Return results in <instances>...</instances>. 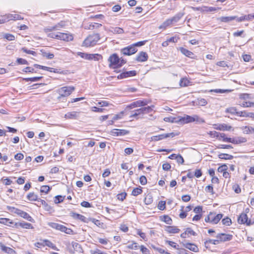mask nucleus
Returning <instances> with one entry per match:
<instances>
[{"label": "nucleus", "instance_id": "3c124183", "mask_svg": "<svg viewBox=\"0 0 254 254\" xmlns=\"http://www.w3.org/2000/svg\"><path fill=\"white\" fill-rule=\"evenodd\" d=\"M163 221H164L166 224L171 225L172 222L171 218L168 215H164L163 216Z\"/></svg>", "mask_w": 254, "mask_h": 254}, {"label": "nucleus", "instance_id": "bb28decb", "mask_svg": "<svg viewBox=\"0 0 254 254\" xmlns=\"http://www.w3.org/2000/svg\"><path fill=\"white\" fill-rule=\"evenodd\" d=\"M0 223L11 226L14 223L9 219L5 218H0Z\"/></svg>", "mask_w": 254, "mask_h": 254}, {"label": "nucleus", "instance_id": "7ed1b4c3", "mask_svg": "<svg viewBox=\"0 0 254 254\" xmlns=\"http://www.w3.org/2000/svg\"><path fill=\"white\" fill-rule=\"evenodd\" d=\"M7 209L12 213L17 214L19 216L27 220L28 221L33 222L34 219L27 212L23 211L20 209L15 208L12 206H7Z\"/></svg>", "mask_w": 254, "mask_h": 254}, {"label": "nucleus", "instance_id": "de8ad7c7", "mask_svg": "<svg viewBox=\"0 0 254 254\" xmlns=\"http://www.w3.org/2000/svg\"><path fill=\"white\" fill-rule=\"evenodd\" d=\"M226 112L230 113L232 115H237V113H238V112L237 111V109L235 107H230L227 108L226 109Z\"/></svg>", "mask_w": 254, "mask_h": 254}, {"label": "nucleus", "instance_id": "49530a36", "mask_svg": "<svg viewBox=\"0 0 254 254\" xmlns=\"http://www.w3.org/2000/svg\"><path fill=\"white\" fill-rule=\"evenodd\" d=\"M3 38L8 41H14L15 37L13 35L9 33H5L3 35Z\"/></svg>", "mask_w": 254, "mask_h": 254}, {"label": "nucleus", "instance_id": "c85d7f7f", "mask_svg": "<svg viewBox=\"0 0 254 254\" xmlns=\"http://www.w3.org/2000/svg\"><path fill=\"white\" fill-rule=\"evenodd\" d=\"M144 202L145 204L149 205L153 202V198L150 194H147L144 198Z\"/></svg>", "mask_w": 254, "mask_h": 254}, {"label": "nucleus", "instance_id": "5fc2aeb1", "mask_svg": "<svg viewBox=\"0 0 254 254\" xmlns=\"http://www.w3.org/2000/svg\"><path fill=\"white\" fill-rule=\"evenodd\" d=\"M166 202L164 201H160L159 202L158 208L161 210H163L165 208Z\"/></svg>", "mask_w": 254, "mask_h": 254}, {"label": "nucleus", "instance_id": "0e129e2a", "mask_svg": "<svg viewBox=\"0 0 254 254\" xmlns=\"http://www.w3.org/2000/svg\"><path fill=\"white\" fill-rule=\"evenodd\" d=\"M166 243H168L172 247L177 250H179V246L176 245V244L175 242L171 241H167Z\"/></svg>", "mask_w": 254, "mask_h": 254}, {"label": "nucleus", "instance_id": "72a5a7b5", "mask_svg": "<svg viewBox=\"0 0 254 254\" xmlns=\"http://www.w3.org/2000/svg\"><path fill=\"white\" fill-rule=\"evenodd\" d=\"M253 128L254 127H253L248 126L243 127H241L243 133L246 134H249L252 133Z\"/></svg>", "mask_w": 254, "mask_h": 254}, {"label": "nucleus", "instance_id": "20e7f679", "mask_svg": "<svg viewBox=\"0 0 254 254\" xmlns=\"http://www.w3.org/2000/svg\"><path fill=\"white\" fill-rule=\"evenodd\" d=\"M223 217L222 214H216L215 212H210L205 218V221L212 224H217Z\"/></svg>", "mask_w": 254, "mask_h": 254}, {"label": "nucleus", "instance_id": "1a4fd4ad", "mask_svg": "<svg viewBox=\"0 0 254 254\" xmlns=\"http://www.w3.org/2000/svg\"><path fill=\"white\" fill-rule=\"evenodd\" d=\"M180 18V17H173L172 18L168 19L159 27V29H165L167 27L173 23L178 22Z\"/></svg>", "mask_w": 254, "mask_h": 254}, {"label": "nucleus", "instance_id": "37998d69", "mask_svg": "<svg viewBox=\"0 0 254 254\" xmlns=\"http://www.w3.org/2000/svg\"><path fill=\"white\" fill-rule=\"evenodd\" d=\"M110 31L114 34H122L124 33V30L120 27L112 28Z\"/></svg>", "mask_w": 254, "mask_h": 254}, {"label": "nucleus", "instance_id": "423d86ee", "mask_svg": "<svg viewBox=\"0 0 254 254\" xmlns=\"http://www.w3.org/2000/svg\"><path fill=\"white\" fill-rule=\"evenodd\" d=\"M108 61L110 63L109 66L110 67L114 68L119 67L120 59L116 54L110 56L108 59Z\"/></svg>", "mask_w": 254, "mask_h": 254}, {"label": "nucleus", "instance_id": "13d9d810", "mask_svg": "<svg viewBox=\"0 0 254 254\" xmlns=\"http://www.w3.org/2000/svg\"><path fill=\"white\" fill-rule=\"evenodd\" d=\"M240 98L243 100H247L248 99H252L251 95L247 93L241 94L240 95Z\"/></svg>", "mask_w": 254, "mask_h": 254}, {"label": "nucleus", "instance_id": "864d4df0", "mask_svg": "<svg viewBox=\"0 0 254 254\" xmlns=\"http://www.w3.org/2000/svg\"><path fill=\"white\" fill-rule=\"evenodd\" d=\"M126 196H127V193L124 192H122L120 194H118L117 195V197L119 200L123 201L126 198Z\"/></svg>", "mask_w": 254, "mask_h": 254}, {"label": "nucleus", "instance_id": "9b49d317", "mask_svg": "<svg viewBox=\"0 0 254 254\" xmlns=\"http://www.w3.org/2000/svg\"><path fill=\"white\" fill-rule=\"evenodd\" d=\"M181 244H182V245L186 249H188L194 253H197L199 251L198 247L194 244L187 243L185 240L181 242Z\"/></svg>", "mask_w": 254, "mask_h": 254}, {"label": "nucleus", "instance_id": "b1692460", "mask_svg": "<svg viewBox=\"0 0 254 254\" xmlns=\"http://www.w3.org/2000/svg\"><path fill=\"white\" fill-rule=\"evenodd\" d=\"M135 102H136L137 107H144V106L147 105L150 102V101L149 100H147V99H144L142 100H139Z\"/></svg>", "mask_w": 254, "mask_h": 254}, {"label": "nucleus", "instance_id": "412c9836", "mask_svg": "<svg viewBox=\"0 0 254 254\" xmlns=\"http://www.w3.org/2000/svg\"><path fill=\"white\" fill-rule=\"evenodd\" d=\"M140 115H143L141 108L132 111L130 115V118H136L137 119L140 118L138 116Z\"/></svg>", "mask_w": 254, "mask_h": 254}, {"label": "nucleus", "instance_id": "dca6fc26", "mask_svg": "<svg viewBox=\"0 0 254 254\" xmlns=\"http://www.w3.org/2000/svg\"><path fill=\"white\" fill-rule=\"evenodd\" d=\"M179 49L181 53L185 55L186 57H188L191 59L194 58V55L191 51H189L187 49H185L183 47H180Z\"/></svg>", "mask_w": 254, "mask_h": 254}, {"label": "nucleus", "instance_id": "5701e85b", "mask_svg": "<svg viewBox=\"0 0 254 254\" xmlns=\"http://www.w3.org/2000/svg\"><path fill=\"white\" fill-rule=\"evenodd\" d=\"M70 216L72 217L74 219H79L81 220L82 221H84V220L85 219V217L83 215L73 212H71L70 213Z\"/></svg>", "mask_w": 254, "mask_h": 254}, {"label": "nucleus", "instance_id": "f03ea898", "mask_svg": "<svg viewBox=\"0 0 254 254\" xmlns=\"http://www.w3.org/2000/svg\"><path fill=\"white\" fill-rule=\"evenodd\" d=\"M179 121L183 124H188L194 122L201 124L205 122L203 119L200 118L197 115H194L192 116L185 115L184 117L181 118Z\"/></svg>", "mask_w": 254, "mask_h": 254}, {"label": "nucleus", "instance_id": "338daca9", "mask_svg": "<svg viewBox=\"0 0 254 254\" xmlns=\"http://www.w3.org/2000/svg\"><path fill=\"white\" fill-rule=\"evenodd\" d=\"M139 182L142 185H144L147 183V179L144 176H142L140 177Z\"/></svg>", "mask_w": 254, "mask_h": 254}, {"label": "nucleus", "instance_id": "c9c22d12", "mask_svg": "<svg viewBox=\"0 0 254 254\" xmlns=\"http://www.w3.org/2000/svg\"><path fill=\"white\" fill-rule=\"evenodd\" d=\"M154 107V106L152 105L151 106H147V107H142V110L143 114H146L150 113L152 110L153 108Z\"/></svg>", "mask_w": 254, "mask_h": 254}, {"label": "nucleus", "instance_id": "0eeeda50", "mask_svg": "<svg viewBox=\"0 0 254 254\" xmlns=\"http://www.w3.org/2000/svg\"><path fill=\"white\" fill-rule=\"evenodd\" d=\"M238 221L240 224H246L250 226L254 224V219H248L247 215L245 213H242L238 217Z\"/></svg>", "mask_w": 254, "mask_h": 254}, {"label": "nucleus", "instance_id": "052dcab7", "mask_svg": "<svg viewBox=\"0 0 254 254\" xmlns=\"http://www.w3.org/2000/svg\"><path fill=\"white\" fill-rule=\"evenodd\" d=\"M43 56L48 59H52L54 57V55L53 54H51L47 52H43Z\"/></svg>", "mask_w": 254, "mask_h": 254}, {"label": "nucleus", "instance_id": "603ef678", "mask_svg": "<svg viewBox=\"0 0 254 254\" xmlns=\"http://www.w3.org/2000/svg\"><path fill=\"white\" fill-rule=\"evenodd\" d=\"M228 169V167L226 165L223 164L221 166L219 167L217 170L219 172L223 173L225 172Z\"/></svg>", "mask_w": 254, "mask_h": 254}, {"label": "nucleus", "instance_id": "e433bc0d", "mask_svg": "<svg viewBox=\"0 0 254 254\" xmlns=\"http://www.w3.org/2000/svg\"><path fill=\"white\" fill-rule=\"evenodd\" d=\"M190 81L186 78H183L180 80V85L181 87H185L189 85Z\"/></svg>", "mask_w": 254, "mask_h": 254}, {"label": "nucleus", "instance_id": "bf43d9fd", "mask_svg": "<svg viewBox=\"0 0 254 254\" xmlns=\"http://www.w3.org/2000/svg\"><path fill=\"white\" fill-rule=\"evenodd\" d=\"M60 30V29L56 28V27H55V25L54 26H51V27H49L48 28H45L44 31L46 33H48L49 32H51V31H52L54 30Z\"/></svg>", "mask_w": 254, "mask_h": 254}, {"label": "nucleus", "instance_id": "680f3d73", "mask_svg": "<svg viewBox=\"0 0 254 254\" xmlns=\"http://www.w3.org/2000/svg\"><path fill=\"white\" fill-rule=\"evenodd\" d=\"M66 22L64 21H61L57 24L55 25V27L57 28H59L60 29L64 27L66 25Z\"/></svg>", "mask_w": 254, "mask_h": 254}, {"label": "nucleus", "instance_id": "4c0bfd02", "mask_svg": "<svg viewBox=\"0 0 254 254\" xmlns=\"http://www.w3.org/2000/svg\"><path fill=\"white\" fill-rule=\"evenodd\" d=\"M101 26V24H99L98 23H92L91 24H89L88 26L87 25V26H85V28L88 29H93L94 28H97Z\"/></svg>", "mask_w": 254, "mask_h": 254}, {"label": "nucleus", "instance_id": "aec40b11", "mask_svg": "<svg viewBox=\"0 0 254 254\" xmlns=\"http://www.w3.org/2000/svg\"><path fill=\"white\" fill-rule=\"evenodd\" d=\"M217 127H215V129L219 130L226 131V130H230L232 127L230 126H228L225 124H219L218 125H215Z\"/></svg>", "mask_w": 254, "mask_h": 254}, {"label": "nucleus", "instance_id": "6e6d98bb", "mask_svg": "<svg viewBox=\"0 0 254 254\" xmlns=\"http://www.w3.org/2000/svg\"><path fill=\"white\" fill-rule=\"evenodd\" d=\"M50 190V188L48 186H43L41 188L40 191L47 193Z\"/></svg>", "mask_w": 254, "mask_h": 254}, {"label": "nucleus", "instance_id": "f8f14e48", "mask_svg": "<svg viewBox=\"0 0 254 254\" xmlns=\"http://www.w3.org/2000/svg\"><path fill=\"white\" fill-rule=\"evenodd\" d=\"M217 239H218L219 243L222 242L229 241L232 239L233 236L230 234L225 233H219L216 236Z\"/></svg>", "mask_w": 254, "mask_h": 254}, {"label": "nucleus", "instance_id": "f704fd0d", "mask_svg": "<svg viewBox=\"0 0 254 254\" xmlns=\"http://www.w3.org/2000/svg\"><path fill=\"white\" fill-rule=\"evenodd\" d=\"M176 135V134L174 132H170L165 134H159L160 139L162 140L164 138H166L168 137H173Z\"/></svg>", "mask_w": 254, "mask_h": 254}, {"label": "nucleus", "instance_id": "9d476101", "mask_svg": "<svg viewBox=\"0 0 254 254\" xmlns=\"http://www.w3.org/2000/svg\"><path fill=\"white\" fill-rule=\"evenodd\" d=\"M137 52V49L135 47L131 45L127 47L124 48L121 50L122 53L126 56H130L134 54Z\"/></svg>", "mask_w": 254, "mask_h": 254}, {"label": "nucleus", "instance_id": "ea45409f", "mask_svg": "<svg viewBox=\"0 0 254 254\" xmlns=\"http://www.w3.org/2000/svg\"><path fill=\"white\" fill-rule=\"evenodd\" d=\"M219 243H220L218 241V239H217L216 240L209 239V240H206V241L204 242L206 248L208 247L207 246V245L208 244H211L213 245H217Z\"/></svg>", "mask_w": 254, "mask_h": 254}, {"label": "nucleus", "instance_id": "e2e57ef3", "mask_svg": "<svg viewBox=\"0 0 254 254\" xmlns=\"http://www.w3.org/2000/svg\"><path fill=\"white\" fill-rule=\"evenodd\" d=\"M176 160L179 164H183L184 162L183 157L180 154L177 155Z\"/></svg>", "mask_w": 254, "mask_h": 254}, {"label": "nucleus", "instance_id": "6e6552de", "mask_svg": "<svg viewBox=\"0 0 254 254\" xmlns=\"http://www.w3.org/2000/svg\"><path fill=\"white\" fill-rule=\"evenodd\" d=\"M78 55L80 56L81 58L86 59V60H94V61H98L99 60V58H100L101 55L96 54H86L83 53L79 52Z\"/></svg>", "mask_w": 254, "mask_h": 254}, {"label": "nucleus", "instance_id": "2eb2a0df", "mask_svg": "<svg viewBox=\"0 0 254 254\" xmlns=\"http://www.w3.org/2000/svg\"><path fill=\"white\" fill-rule=\"evenodd\" d=\"M148 59V55L146 52H140L137 56L135 60L139 62L146 61Z\"/></svg>", "mask_w": 254, "mask_h": 254}, {"label": "nucleus", "instance_id": "6ab92c4d", "mask_svg": "<svg viewBox=\"0 0 254 254\" xmlns=\"http://www.w3.org/2000/svg\"><path fill=\"white\" fill-rule=\"evenodd\" d=\"M112 132L113 135L121 136L127 134L128 133V131L125 129H115Z\"/></svg>", "mask_w": 254, "mask_h": 254}, {"label": "nucleus", "instance_id": "393cba45", "mask_svg": "<svg viewBox=\"0 0 254 254\" xmlns=\"http://www.w3.org/2000/svg\"><path fill=\"white\" fill-rule=\"evenodd\" d=\"M247 141L246 139L243 137H238L236 138H233L232 143L234 144H240L241 143L246 142Z\"/></svg>", "mask_w": 254, "mask_h": 254}, {"label": "nucleus", "instance_id": "c03bdc74", "mask_svg": "<svg viewBox=\"0 0 254 254\" xmlns=\"http://www.w3.org/2000/svg\"><path fill=\"white\" fill-rule=\"evenodd\" d=\"M142 192V190L141 188H134L131 192V195L133 196H137Z\"/></svg>", "mask_w": 254, "mask_h": 254}, {"label": "nucleus", "instance_id": "7c9ffc66", "mask_svg": "<svg viewBox=\"0 0 254 254\" xmlns=\"http://www.w3.org/2000/svg\"><path fill=\"white\" fill-rule=\"evenodd\" d=\"M59 230L67 234H71L73 232V231L71 229L68 228L63 225H61L60 229Z\"/></svg>", "mask_w": 254, "mask_h": 254}, {"label": "nucleus", "instance_id": "79ce46f5", "mask_svg": "<svg viewBox=\"0 0 254 254\" xmlns=\"http://www.w3.org/2000/svg\"><path fill=\"white\" fill-rule=\"evenodd\" d=\"M242 107H251L254 106V102H243L242 103L239 104Z\"/></svg>", "mask_w": 254, "mask_h": 254}, {"label": "nucleus", "instance_id": "69168bd1", "mask_svg": "<svg viewBox=\"0 0 254 254\" xmlns=\"http://www.w3.org/2000/svg\"><path fill=\"white\" fill-rule=\"evenodd\" d=\"M97 104L101 107H107L110 105V104L107 101H102L99 102Z\"/></svg>", "mask_w": 254, "mask_h": 254}, {"label": "nucleus", "instance_id": "4be33fe9", "mask_svg": "<svg viewBox=\"0 0 254 254\" xmlns=\"http://www.w3.org/2000/svg\"><path fill=\"white\" fill-rule=\"evenodd\" d=\"M166 231L169 233L176 234L178 233L180 230L176 226H167Z\"/></svg>", "mask_w": 254, "mask_h": 254}, {"label": "nucleus", "instance_id": "4468645a", "mask_svg": "<svg viewBox=\"0 0 254 254\" xmlns=\"http://www.w3.org/2000/svg\"><path fill=\"white\" fill-rule=\"evenodd\" d=\"M59 39L68 42L72 41L73 37L72 35L69 33L59 32Z\"/></svg>", "mask_w": 254, "mask_h": 254}, {"label": "nucleus", "instance_id": "8fccbe9b", "mask_svg": "<svg viewBox=\"0 0 254 254\" xmlns=\"http://www.w3.org/2000/svg\"><path fill=\"white\" fill-rule=\"evenodd\" d=\"M222 222L223 225L226 226H230L232 223L231 219L228 217L223 219Z\"/></svg>", "mask_w": 254, "mask_h": 254}, {"label": "nucleus", "instance_id": "09e8293b", "mask_svg": "<svg viewBox=\"0 0 254 254\" xmlns=\"http://www.w3.org/2000/svg\"><path fill=\"white\" fill-rule=\"evenodd\" d=\"M42 76H38V77H33L30 78H24V80L26 81H31L32 82H35L40 80L42 78Z\"/></svg>", "mask_w": 254, "mask_h": 254}, {"label": "nucleus", "instance_id": "c756f323", "mask_svg": "<svg viewBox=\"0 0 254 254\" xmlns=\"http://www.w3.org/2000/svg\"><path fill=\"white\" fill-rule=\"evenodd\" d=\"M27 199L30 201H36L39 200L38 196L34 192H30L27 196Z\"/></svg>", "mask_w": 254, "mask_h": 254}, {"label": "nucleus", "instance_id": "a18cd8bd", "mask_svg": "<svg viewBox=\"0 0 254 254\" xmlns=\"http://www.w3.org/2000/svg\"><path fill=\"white\" fill-rule=\"evenodd\" d=\"M48 225L53 229L59 230L62 225L57 223L49 222L48 223Z\"/></svg>", "mask_w": 254, "mask_h": 254}, {"label": "nucleus", "instance_id": "ddd939ff", "mask_svg": "<svg viewBox=\"0 0 254 254\" xmlns=\"http://www.w3.org/2000/svg\"><path fill=\"white\" fill-rule=\"evenodd\" d=\"M136 74V72L135 70L124 71L121 73L120 74H119L117 77L118 79H123L128 77L135 76Z\"/></svg>", "mask_w": 254, "mask_h": 254}, {"label": "nucleus", "instance_id": "a19ab883", "mask_svg": "<svg viewBox=\"0 0 254 254\" xmlns=\"http://www.w3.org/2000/svg\"><path fill=\"white\" fill-rule=\"evenodd\" d=\"M236 17H220L218 18V20L221 22H226L235 19Z\"/></svg>", "mask_w": 254, "mask_h": 254}, {"label": "nucleus", "instance_id": "473e14b6", "mask_svg": "<svg viewBox=\"0 0 254 254\" xmlns=\"http://www.w3.org/2000/svg\"><path fill=\"white\" fill-rule=\"evenodd\" d=\"M1 249L2 251L5 252L6 253L12 254L14 252L13 250L9 247H7L3 245H0Z\"/></svg>", "mask_w": 254, "mask_h": 254}, {"label": "nucleus", "instance_id": "4d7b16f0", "mask_svg": "<svg viewBox=\"0 0 254 254\" xmlns=\"http://www.w3.org/2000/svg\"><path fill=\"white\" fill-rule=\"evenodd\" d=\"M237 116H240V117H248L249 113L245 111H240V112H238V113H237Z\"/></svg>", "mask_w": 254, "mask_h": 254}, {"label": "nucleus", "instance_id": "774afa93", "mask_svg": "<svg viewBox=\"0 0 254 254\" xmlns=\"http://www.w3.org/2000/svg\"><path fill=\"white\" fill-rule=\"evenodd\" d=\"M140 251L143 254H149V251L148 249H147L144 246L141 245L140 247Z\"/></svg>", "mask_w": 254, "mask_h": 254}, {"label": "nucleus", "instance_id": "cd10ccee", "mask_svg": "<svg viewBox=\"0 0 254 254\" xmlns=\"http://www.w3.org/2000/svg\"><path fill=\"white\" fill-rule=\"evenodd\" d=\"M196 105L204 106L207 104V101L203 98H198L195 102Z\"/></svg>", "mask_w": 254, "mask_h": 254}, {"label": "nucleus", "instance_id": "2f4dec72", "mask_svg": "<svg viewBox=\"0 0 254 254\" xmlns=\"http://www.w3.org/2000/svg\"><path fill=\"white\" fill-rule=\"evenodd\" d=\"M218 156L220 159L224 160H231L234 158L233 156L228 154L225 153H221L219 154Z\"/></svg>", "mask_w": 254, "mask_h": 254}, {"label": "nucleus", "instance_id": "a211bd4d", "mask_svg": "<svg viewBox=\"0 0 254 254\" xmlns=\"http://www.w3.org/2000/svg\"><path fill=\"white\" fill-rule=\"evenodd\" d=\"M14 225L16 227L20 226L21 228H24V229H33V227L31 224L27 223L25 222L15 223L14 224Z\"/></svg>", "mask_w": 254, "mask_h": 254}, {"label": "nucleus", "instance_id": "58836bf2", "mask_svg": "<svg viewBox=\"0 0 254 254\" xmlns=\"http://www.w3.org/2000/svg\"><path fill=\"white\" fill-rule=\"evenodd\" d=\"M38 201H39L44 206V209L47 211H50L51 209V207L48 204V203L44 200L39 199Z\"/></svg>", "mask_w": 254, "mask_h": 254}, {"label": "nucleus", "instance_id": "f257e3e1", "mask_svg": "<svg viewBox=\"0 0 254 254\" xmlns=\"http://www.w3.org/2000/svg\"><path fill=\"white\" fill-rule=\"evenodd\" d=\"M100 39V35L98 33L90 35L84 40L82 46L93 47L97 43Z\"/></svg>", "mask_w": 254, "mask_h": 254}, {"label": "nucleus", "instance_id": "a878e982", "mask_svg": "<svg viewBox=\"0 0 254 254\" xmlns=\"http://www.w3.org/2000/svg\"><path fill=\"white\" fill-rule=\"evenodd\" d=\"M72 246L74 250L78 253H83V249L81 245L76 242H72Z\"/></svg>", "mask_w": 254, "mask_h": 254}, {"label": "nucleus", "instance_id": "39448f33", "mask_svg": "<svg viewBox=\"0 0 254 254\" xmlns=\"http://www.w3.org/2000/svg\"><path fill=\"white\" fill-rule=\"evenodd\" d=\"M75 88L73 86H64L60 88L58 90V93L60 96L58 99H60L61 97L68 96L74 90Z\"/></svg>", "mask_w": 254, "mask_h": 254}, {"label": "nucleus", "instance_id": "f3484780", "mask_svg": "<svg viewBox=\"0 0 254 254\" xmlns=\"http://www.w3.org/2000/svg\"><path fill=\"white\" fill-rule=\"evenodd\" d=\"M79 117V113L72 111L68 112L64 115V118L66 119H77Z\"/></svg>", "mask_w": 254, "mask_h": 254}]
</instances>
